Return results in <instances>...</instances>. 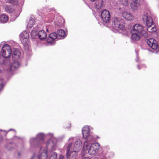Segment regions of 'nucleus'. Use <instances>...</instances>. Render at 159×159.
I'll return each mask as SVG.
<instances>
[{
  "label": "nucleus",
  "instance_id": "23",
  "mask_svg": "<svg viewBox=\"0 0 159 159\" xmlns=\"http://www.w3.org/2000/svg\"><path fill=\"white\" fill-rule=\"evenodd\" d=\"M152 27L148 28L147 30L151 33L155 32L157 30V29L155 27V25H154L151 26Z\"/></svg>",
  "mask_w": 159,
  "mask_h": 159
},
{
  "label": "nucleus",
  "instance_id": "4",
  "mask_svg": "<svg viewBox=\"0 0 159 159\" xmlns=\"http://www.w3.org/2000/svg\"><path fill=\"white\" fill-rule=\"evenodd\" d=\"M89 142L87 141L84 142L83 151L84 152L88 151L90 155L94 154L99 149L100 144L98 142L91 144L88 143Z\"/></svg>",
  "mask_w": 159,
  "mask_h": 159
},
{
  "label": "nucleus",
  "instance_id": "6",
  "mask_svg": "<svg viewBox=\"0 0 159 159\" xmlns=\"http://www.w3.org/2000/svg\"><path fill=\"white\" fill-rule=\"evenodd\" d=\"M70 142L72 143V146L70 147L71 150L73 149L77 151L80 150L82 147V142L80 140L75 138H70L69 139L68 143Z\"/></svg>",
  "mask_w": 159,
  "mask_h": 159
},
{
  "label": "nucleus",
  "instance_id": "30",
  "mask_svg": "<svg viewBox=\"0 0 159 159\" xmlns=\"http://www.w3.org/2000/svg\"><path fill=\"white\" fill-rule=\"evenodd\" d=\"M5 84L3 82V79H0V91L2 89Z\"/></svg>",
  "mask_w": 159,
  "mask_h": 159
},
{
  "label": "nucleus",
  "instance_id": "10",
  "mask_svg": "<svg viewBox=\"0 0 159 159\" xmlns=\"http://www.w3.org/2000/svg\"><path fill=\"white\" fill-rule=\"evenodd\" d=\"M125 25L123 20H113L112 22V27L116 30L123 29Z\"/></svg>",
  "mask_w": 159,
  "mask_h": 159
},
{
  "label": "nucleus",
  "instance_id": "14",
  "mask_svg": "<svg viewBox=\"0 0 159 159\" xmlns=\"http://www.w3.org/2000/svg\"><path fill=\"white\" fill-rule=\"evenodd\" d=\"M101 17L102 20H109L110 14L109 11L106 9L103 10L101 13Z\"/></svg>",
  "mask_w": 159,
  "mask_h": 159
},
{
  "label": "nucleus",
  "instance_id": "20",
  "mask_svg": "<svg viewBox=\"0 0 159 159\" xmlns=\"http://www.w3.org/2000/svg\"><path fill=\"white\" fill-rule=\"evenodd\" d=\"M58 34L61 37H65L66 36V34L65 31L62 30H59L57 31Z\"/></svg>",
  "mask_w": 159,
  "mask_h": 159
},
{
  "label": "nucleus",
  "instance_id": "35",
  "mask_svg": "<svg viewBox=\"0 0 159 159\" xmlns=\"http://www.w3.org/2000/svg\"><path fill=\"white\" fill-rule=\"evenodd\" d=\"M82 159H90V158L88 157H83ZM93 159H98L97 157H94Z\"/></svg>",
  "mask_w": 159,
  "mask_h": 159
},
{
  "label": "nucleus",
  "instance_id": "13",
  "mask_svg": "<svg viewBox=\"0 0 159 159\" xmlns=\"http://www.w3.org/2000/svg\"><path fill=\"white\" fill-rule=\"evenodd\" d=\"M49 38L47 39V42L51 45L55 44V42L54 41L57 38V34L55 33H53L50 34Z\"/></svg>",
  "mask_w": 159,
  "mask_h": 159
},
{
  "label": "nucleus",
  "instance_id": "39",
  "mask_svg": "<svg viewBox=\"0 0 159 159\" xmlns=\"http://www.w3.org/2000/svg\"><path fill=\"white\" fill-rule=\"evenodd\" d=\"M92 2H94L95 0H90Z\"/></svg>",
  "mask_w": 159,
  "mask_h": 159
},
{
  "label": "nucleus",
  "instance_id": "3",
  "mask_svg": "<svg viewBox=\"0 0 159 159\" xmlns=\"http://www.w3.org/2000/svg\"><path fill=\"white\" fill-rule=\"evenodd\" d=\"M51 151V148H40L39 154L38 155H34L31 159H57V154L55 152L52 153L49 158L48 159V150Z\"/></svg>",
  "mask_w": 159,
  "mask_h": 159
},
{
  "label": "nucleus",
  "instance_id": "21",
  "mask_svg": "<svg viewBox=\"0 0 159 159\" xmlns=\"http://www.w3.org/2000/svg\"><path fill=\"white\" fill-rule=\"evenodd\" d=\"M110 20H100V21L98 22V23L101 25L109 27L108 24L109 23H110Z\"/></svg>",
  "mask_w": 159,
  "mask_h": 159
},
{
  "label": "nucleus",
  "instance_id": "37",
  "mask_svg": "<svg viewBox=\"0 0 159 159\" xmlns=\"http://www.w3.org/2000/svg\"><path fill=\"white\" fill-rule=\"evenodd\" d=\"M64 158V156L62 155H59V159H63Z\"/></svg>",
  "mask_w": 159,
  "mask_h": 159
},
{
  "label": "nucleus",
  "instance_id": "2",
  "mask_svg": "<svg viewBox=\"0 0 159 159\" xmlns=\"http://www.w3.org/2000/svg\"><path fill=\"white\" fill-rule=\"evenodd\" d=\"M20 66L18 61L13 60V62L10 64L9 60H6L2 65L0 69V73H8L17 69Z\"/></svg>",
  "mask_w": 159,
  "mask_h": 159
},
{
  "label": "nucleus",
  "instance_id": "8",
  "mask_svg": "<svg viewBox=\"0 0 159 159\" xmlns=\"http://www.w3.org/2000/svg\"><path fill=\"white\" fill-rule=\"evenodd\" d=\"M131 31L141 34H142V36L145 38L148 37L149 35L147 32L143 30V27L138 24H135Z\"/></svg>",
  "mask_w": 159,
  "mask_h": 159
},
{
  "label": "nucleus",
  "instance_id": "43",
  "mask_svg": "<svg viewBox=\"0 0 159 159\" xmlns=\"http://www.w3.org/2000/svg\"><path fill=\"white\" fill-rule=\"evenodd\" d=\"M2 130H0V131H2Z\"/></svg>",
  "mask_w": 159,
  "mask_h": 159
},
{
  "label": "nucleus",
  "instance_id": "26",
  "mask_svg": "<svg viewBox=\"0 0 159 159\" xmlns=\"http://www.w3.org/2000/svg\"><path fill=\"white\" fill-rule=\"evenodd\" d=\"M8 16L5 14H2L0 15V20H8Z\"/></svg>",
  "mask_w": 159,
  "mask_h": 159
},
{
  "label": "nucleus",
  "instance_id": "44",
  "mask_svg": "<svg viewBox=\"0 0 159 159\" xmlns=\"http://www.w3.org/2000/svg\"><path fill=\"white\" fill-rule=\"evenodd\" d=\"M18 155H20V154H19V153H18Z\"/></svg>",
  "mask_w": 159,
  "mask_h": 159
},
{
  "label": "nucleus",
  "instance_id": "29",
  "mask_svg": "<svg viewBox=\"0 0 159 159\" xmlns=\"http://www.w3.org/2000/svg\"><path fill=\"white\" fill-rule=\"evenodd\" d=\"M4 8L5 11L7 12L10 13L11 11V8L9 6L6 5L5 6Z\"/></svg>",
  "mask_w": 159,
  "mask_h": 159
},
{
  "label": "nucleus",
  "instance_id": "28",
  "mask_svg": "<svg viewBox=\"0 0 159 159\" xmlns=\"http://www.w3.org/2000/svg\"><path fill=\"white\" fill-rule=\"evenodd\" d=\"M142 19L143 20H150L151 19L152 20L153 19L152 18H151V17L148 16L147 13L144 15L143 16Z\"/></svg>",
  "mask_w": 159,
  "mask_h": 159
},
{
  "label": "nucleus",
  "instance_id": "12",
  "mask_svg": "<svg viewBox=\"0 0 159 159\" xmlns=\"http://www.w3.org/2000/svg\"><path fill=\"white\" fill-rule=\"evenodd\" d=\"M145 41L149 46L152 49L155 50L157 49L158 45L157 42L156 40L153 39H146Z\"/></svg>",
  "mask_w": 159,
  "mask_h": 159
},
{
  "label": "nucleus",
  "instance_id": "1",
  "mask_svg": "<svg viewBox=\"0 0 159 159\" xmlns=\"http://www.w3.org/2000/svg\"><path fill=\"white\" fill-rule=\"evenodd\" d=\"M46 136L50 138V139L46 143V148H51V150H55L57 147V140L56 138L54 137L53 134L51 133H49L46 135L43 133H39L37 134L36 138H31L30 140V143L31 147H38L40 141H42L44 137Z\"/></svg>",
  "mask_w": 159,
  "mask_h": 159
},
{
  "label": "nucleus",
  "instance_id": "7",
  "mask_svg": "<svg viewBox=\"0 0 159 159\" xmlns=\"http://www.w3.org/2000/svg\"><path fill=\"white\" fill-rule=\"evenodd\" d=\"M11 52V47L9 45L5 44L2 47L0 46V57L2 56L4 58L9 57Z\"/></svg>",
  "mask_w": 159,
  "mask_h": 159
},
{
  "label": "nucleus",
  "instance_id": "22",
  "mask_svg": "<svg viewBox=\"0 0 159 159\" xmlns=\"http://www.w3.org/2000/svg\"><path fill=\"white\" fill-rule=\"evenodd\" d=\"M139 3H135L133 2L131 3V7L133 10L135 11L137 10L139 5L138 4Z\"/></svg>",
  "mask_w": 159,
  "mask_h": 159
},
{
  "label": "nucleus",
  "instance_id": "31",
  "mask_svg": "<svg viewBox=\"0 0 159 159\" xmlns=\"http://www.w3.org/2000/svg\"><path fill=\"white\" fill-rule=\"evenodd\" d=\"M38 32L36 30H34L32 31L31 34L32 37H33L36 36H38Z\"/></svg>",
  "mask_w": 159,
  "mask_h": 159
},
{
  "label": "nucleus",
  "instance_id": "5",
  "mask_svg": "<svg viewBox=\"0 0 159 159\" xmlns=\"http://www.w3.org/2000/svg\"><path fill=\"white\" fill-rule=\"evenodd\" d=\"M72 146V143H67L65 146L67 149L66 155L67 158L69 159H76L77 157V152L79 151L75 150H71L70 147Z\"/></svg>",
  "mask_w": 159,
  "mask_h": 159
},
{
  "label": "nucleus",
  "instance_id": "41",
  "mask_svg": "<svg viewBox=\"0 0 159 159\" xmlns=\"http://www.w3.org/2000/svg\"><path fill=\"white\" fill-rule=\"evenodd\" d=\"M33 19V18H32V19H30V20H32Z\"/></svg>",
  "mask_w": 159,
  "mask_h": 159
},
{
  "label": "nucleus",
  "instance_id": "34",
  "mask_svg": "<svg viewBox=\"0 0 159 159\" xmlns=\"http://www.w3.org/2000/svg\"><path fill=\"white\" fill-rule=\"evenodd\" d=\"M8 20H0V23L5 24L7 23Z\"/></svg>",
  "mask_w": 159,
  "mask_h": 159
},
{
  "label": "nucleus",
  "instance_id": "33",
  "mask_svg": "<svg viewBox=\"0 0 159 159\" xmlns=\"http://www.w3.org/2000/svg\"><path fill=\"white\" fill-rule=\"evenodd\" d=\"M3 132L4 133L3 134H0V140H1L2 139V137L1 135V134L4 135H6L7 134V133L8 132V131L7 132L6 131L4 130L3 131Z\"/></svg>",
  "mask_w": 159,
  "mask_h": 159
},
{
  "label": "nucleus",
  "instance_id": "18",
  "mask_svg": "<svg viewBox=\"0 0 159 159\" xmlns=\"http://www.w3.org/2000/svg\"><path fill=\"white\" fill-rule=\"evenodd\" d=\"M38 36L40 39L43 40L46 38L47 34L44 30H41L38 33Z\"/></svg>",
  "mask_w": 159,
  "mask_h": 159
},
{
  "label": "nucleus",
  "instance_id": "25",
  "mask_svg": "<svg viewBox=\"0 0 159 159\" xmlns=\"http://www.w3.org/2000/svg\"><path fill=\"white\" fill-rule=\"evenodd\" d=\"M35 20H29L27 25V27L29 28H31L34 24Z\"/></svg>",
  "mask_w": 159,
  "mask_h": 159
},
{
  "label": "nucleus",
  "instance_id": "17",
  "mask_svg": "<svg viewBox=\"0 0 159 159\" xmlns=\"http://www.w3.org/2000/svg\"><path fill=\"white\" fill-rule=\"evenodd\" d=\"M103 0H98L95 3L96 8L97 9H99L104 7L103 4Z\"/></svg>",
  "mask_w": 159,
  "mask_h": 159
},
{
  "label": "nucleus",
  "instance_id": "11",
  "mask_svg": "<svg viewBox=\"0 0 159 159\" xmlns=\"http://www.w3.org/2000/svg\"><path fill=\"white\" fill-rule=\"evenodd\" d=\"M20 39L21 43L25 45L28 43L29 37V35L28 33L25 31L22 32L20 34Z\"/></svg>",
  "mask_w": 159,
  "mask_h": 159
},
{
  "label": "nucleus",
  "instance_id": "42",
  "mask_svg": "<svg viewBox=\"0 0 159 159\" xmlns=\"http://www.w3.org/2000/svg\"><path fill=\"white\" fill-rule=\"evenodd\" d=\"M135 60L136 61H138L136 59Z\"/></svg>",
  "mask_w": 159,
  "mask_h": 159
},
{
  "label": "nucleus",
  "instance_id": "32",
  "mask_svg": "<svg viewBox=\"0 0 159 159\" xmlns=\"http://www.w3.org/2000/svg\"><path fill=\"white\" fill-rule=\"evenodd\" d=\"M121 2V3L122 4L125 5L126 6L127 5L128 3V0H120Z\"/></svg>",
  "mask_w": 159,
  "mask_h": 159
},
{
  "label": "nucleus",
  "instance_id": "16",
  "mask_svg": "<svg viewBox=\"0 0 159 159\" xmlns=\"http://www.w3.org/2000/svg\"><path fill=\"white\" fill-rule=\"evenodd\" d=\"M20 55V51L17 49H15L13 51L12 57L13 60H15L18 59Z\"/></svg>",
  "mask_w": 159,
  "mask_h": 159
},
{
  "label": "nucleus",
  "instance_id": "38",
  "mask_svg": "<svg viewBox=\"0 0 159 159\" xmlns=\"http://www.w3.org/2000/svg\"><path fill=\"white\" fill-rule=\"evenodd\" d=\"M141 66L140 65H138V68L139 69H140V68H139V66Z\"/></svg>",
  "mask_w": 159,
  "mask_h": 159
},
{
  "label": "nucleus",
  "instance_id": "19",
  "mask_svg": "<svg viewBox=\"0 0 159 159\" xmlns=\"http://www.w3.org/2000/svg\"><path fill=\"white\" fill-rule=\"evenodd\" d=\"M122 15L124 18L126 20H130V19L131 20L132 19V18H131L132 16H131L130 13L128 12H123L122 13Z\"/></svg>",
  "mask_w": 159,
  "mask_h": 159
},
{
  "label": "nucleus",
  "instance_id": "36",
  "mask_svg": "<svg viewBox=\"0 0 159 159\" xmlns=\"http://www.w3.org/2000/svg\"><path fill=\"white\" fill-rule=\"evenodd\" d=\"M133 2L135 3H139L140 0H132Z\"/></svg>",
  "mask_w": 159,
  "mask_h": 159
},
{
  "label": "nucleus",
  "instance_id": "27",
  "mask_svg": "<svg viewBox=\"0 0 159 159\" xmlns=\"http://www.w3.org/2000/svg\"><path fill=\"white\" fill-rule=\"evenodd\" d=\"M9 3L14 5H17L18 3V0H7Z\"/></svg>",
  "mask_w": 159,
  "mask_h": 159
},
{
  "label": "nucleus",
  "instance_id": "40",
  "mask_svg": "<svg viewBox=\"0 0 159 159\" xmlns=\"http://www.w3.org/2000/svg\"><path fill=\"white\" fill-rule=\"evenodd\" d=\"M11 130H12V129H9V130H8V131H11Z\"/></svg>",
  "mask_w": 159,
  "mask_h": 159
},
{
  "label": "nucleus",
  "instance_id": "15",
  "mask_svg": "<svg viewBox=\"0 0 159 159\" xmlns=\"http://www.w3.org/2000/svg\"><path fill=\"white\" fill-rule=\"evenodd\" d=\"M132 40L134 41H138L140 40L142 34L131 31Z\"/></svg>",
  "mask_w": 159,
  "mask_h": 159
},
{
  "label": "nucleus",
  "instance_id": "9",
  "mask_svg": "<svg viewBox=\"0 0 159 159\" xmlns=\"http://www.w3.org/2000/svg\"><path fill=\"white\" fill-rule=\"evenodd\" d=\"M82 134L84 138L87 139L86 141L89 142L94 140V138L90 132V129L88 126H84L82 129Z\"/></svg>",
  "mask_w": 159,
  "mask_h": 159
},
{
  "label": "nucleus",
  "instance_id": "24",
  "mask_svg": "<svg viewBox=\"0 0 159 159\" xmlns=\"http://www.w3.org/2000/svg\"><path fill=\"white\" fill-rule=\"evenodd\" d=\"M146 25L148 27V28L151 27L152 26L154 25L153 22V20H146Z\"/></svg>",
  "mask_w": 159,
  "mask_h": 159
}]
</instances>
